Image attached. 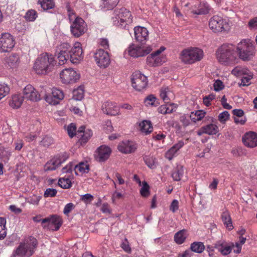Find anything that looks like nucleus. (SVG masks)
I'll use <instances>...</instances> for the list:
<instances>
[{"label": "nucleus", "instance_id": "obj_1", "mask_svg": "<svg viewBox=\"0 0 257 257\" xmlns=\"http://www.w3.org/2000/svg\"><path fill=\"white\" fill-rule=\"evenodd\" d=\"M56 56L60 65H63L70 59L73 64L79 63L83 59V51L80 43L77 42L70 49L68 43H62L57 48Z\"/></svg>", "mask_w": 257, "mask_h": 257}, {"label": "nucleus", "instance_id": "obj_2", "mask_svg": "<svg viewBox=\"0 0 257 257\" xmlns=\"http://www.w3.org/2000/svg\"><path fill=\"white\" fill-rule=\"evenodd\" d=\"M235 46L231 44H224L216 51L217 60L224 65H229L234 62L236 59Z\"/></svg>", "mask_w": 257, "mask_h": 257}, {"label": "nucleus", "instance_id": "obj_3", "mask_svg": "<svg viewBox=\"0 0 257 257\" xmlns=\"http://www.w3.org/2000/svg\"><path fill=\"white\" fill-rule=\"evenodd\" d=\"M37 245L38 241L34 237L25 239L13 251V257H31L35 252Z\"/></svg>", "mask_w": 257, "mask_h": 257}, {"label": "nucleus", "instance_id": "obj_4", "mask_svg": "<svg viewBox=\"0 0 257 257\" xmlns=\"http://www.w3.org/2000/svg\"><path fill=\"white\" fill-rule=\"evenodd\" d=\"M55 63L53 55L47 53H43L36 59L34 69L38 74H45L51 70Z\"/></svg>", "mask_w": 257, "mask_h": 257}, {"label": "nucleus", "instance_id": "obj_5", "mask_svg": "<svg viewBox=\"0 0 257 257\" xmlns=\"http://www.w3.org/2000/svg\"><path fill=\"white\" fill-rule=\"evenodd\" d=\"M203 50L197 47H189L181 51L179 58L185 64H192L200 61L203 58Z\"/></svg>", "mask_w": 257, "mask_h": 257}, {"label": "nucleus", "instance_id": "obj_6", "mask_svg": "<svg viewBox=\"0 0 257 257\" xmlns=\"http://www.w3.org/2000/svg\"><path fill=\"white\" fill-rule=\"evenodd\" d=\"M232 26V23L230 19H223L218 16L212 17L209 21V27L214 33H227Z\"/></svg>", "mask_w": 257, "mask_h": 257}, {"label": "nucleus", "instance_id": "obj_7", "mask_svg": "<svg viewBox=\"0 0 257 257\" xmlns=\"http://www.w3.org/2000/svg\"><path fill=\"white\" fill-rule=\"evenodd\" d=\"M114 25L126 29H128V25L133 22V17L130 12L122 8L114 11V17L112 18Z\"/></svg>", "mask_w": 257, "mask_h": 257}, {"label": "nucleus", "instance_id": "obj_8", "mask_svg": "<svg viewBox=\"0 0 257 257\" xmlns=\"http://www.w3.org/2000/svg\"><path fill=\"white\" fill-rule=\"evenodd\" d=\"M236 50L239 57L243 60H248L254 54V48L249 40H243L237 44Z\"/></svg>", "mask_w": 257, "mask_h": 257}, {"label": "nucleus", "instance_id": "obj_9", "mask_svg": "<svg viewBox=\"0 0 257 257\" xmlns=\"http://www.w3.org/2000/svg\"><path fill=\"white\" fill-rule=\"evenodd\" d=\"M152 50L150 45L142 46L139 44L131 43L124 52L125 57L127 56L133 58L144 57L149 54Z\"/></svg>", "mask_w": 257, "mask_h": 257}, {"label": "nucleus", "instance_id": "obj_10", "mask_svg": "<svg viewBox=\"0 0 257 257\" xmlns=\"http://www.w3.org/2000/svg\"><path fill=\"white\" fill-rule=\"evenodd\" d=\"M61 82L64 84H71L77 82L80 78V73L73 68H65L59 74Z\"/></svg>", "mask_w": 257, "mask_h": 257}, {"label": "nucleus", "instance_id": "obj_11", "mask_svg": "<svg viewBox=\"0 0 257 257\" xmlns=\"http://www.w3.org/2000/svg\"><path fill=\"white\" fill-rule=\"evenodd\" d=\"M73 169L76 175H82L89 172V166L86 163L81 162L78 165H74L72 163H70L62 168V173L63 174H72Z\"/></svg>", "mask_w": 257, "mask_h": 257}, {"label": "nucleus", "instance_id": "obj_12", "mask_svg": "<svg viewBox=\"0 0 257 257\" xmlns=\"http://www.w3.org/2000/svg\"><path fill=\"white\" fill-rule=\"evenodd\" d=\"M131 81L133 87L137 91L145 89L148 83L147 77L140 72L133 73Z\"/></svg>", "mask_w": 257, "mask_h": 257}, {"label": "nucleus", "instance_id": "obj_13", "mask_svg": "<svg viewBox=\"0 0 257 257\" xmlns=\"http://www.w3.org/2000/svg\"><path fill=\"white\" fill-rule=\"evenodd\" d=\"M71 23L70 31L75 37H79L87 31V24L81 18L75 19Z\"/></svg>", "mask_w": 257, "mask_h": 257}, {"label": "nucleus", "instance_id": "obj_14", "mask_svg": "<svg viewBox=\"0 0 257 257\" xmlns=\"http://www.w3.org/2000/svg\"><path fill=\"white\" fill-rule=\"evenodd\" d=\"M64 97V93L61 89L53 88L50 93H45L44 99L49 104L55 105L58 104Z\"/></svg>", "mask_w": 257, "mask_h": 257}, {"label": "nucleus", "instance_id": "obj_15", "mask_svg": "<svg viewBox=\"0 0 257 257\" xmlns=\"http://www.w3.org/2000/svg\"><path fill=\"white\" fill-rule=\"evenodd\" d=\"M62 223L61 218L58 215H53L42 219L43 227L47 229L56 231L58 230Z\"/></svg>", "mask_w": 257, "mask_h": 257}, {"label": "nucleus", "instance_id": "obj_16", "mask_svg": "<svg viewBox=\"0 0 257 257\" xmlns=\"http://www.w3.org/2000/svg\"><path fill=\"white\" fill-rule=\"evenodd\" d=\"M69 158L68 153L64 152L56 156L48 161L44 166L45 171H53L56 170L60 165L65 162Z\"/></svg>", "mask_w": 257, "mask_h": 257}, {"label": "nucleus", "instance_id": "obj_17", "mask_svg": "<svg viewBox=\"0 0 257 257\" xmlns=\"http://www.w3.org/2000/svg\"><path fill=\"white\" fill-rule=\"evenodd\" d=\"M165 50L164 47H161L147 58V64L151 67H156L162 65L165 61V58L161 55V53Z\"/></svg>", "mask_w": 257, "mask_h": 257}, {"label": "nucleus", "instance_id": "obj_18", "mask_svg": "<svg viewBox=\"0 0 257 257\" xmlns=\"http://www.w3.org/2000/svg\"><path fill=\"white\" fill-rule=\"evenodd\" d=\"M15 45L13 37L9 33H5L0 37V52L11 51Z\"/></svg>", "mask_w": 257, "mask_h": 257}, {"label": "nucleus", "instance_id": "obj_19", "mask_svg": "<svg viewBox=\"0 0 257 257\" xmlns=\"http://www.w3.org/2000/svg\"><path fill=\"white\" fill-rule=\"evenodd\" d=\"M94 59L97 65L100 67L105 68L110 63L109 54L102 49H99L94 54Z\"/></svg>", "mask_w": 257, "mask_h": 257}, {"label": "nucleus", "instance_id": "obj_20", "mask_svg": "<svg viewBox=\"0 0 257 257\" xmlns=\"http://www.w3.org/2000/svg\"><path fill=\"white\" fill-rule=\"evenodd\" d=\"M24 98L32 102H38L41 100V95L32 85H26L23 90Z\"/></svg>", "mask_w": 257, "mask_h": 257}, {"label": "nucleus", "instance_id": "obj_21", "mask_svg": "<svg viewBox=\"0 0 257 257\" xmlns=\"http://www.w3.org/2000/svg\"><path fill=\"white\" fill-rule=\"evenodd\" d=\"M242 142L244 146L253 149L257 147V133L253 131L246 132L242 137Z\"/></svg>", "mask_w": 257, "mask_h": 257}, {"label": "nucleus", "instance_id": "obj_22", "mask_svg": "<svg viewBox=\"0 0 257 257\" xmlns=\"http://www.w3.org/2000/svg\"><path fill=\"white\" fill-rule=\"evenodd\" d=\"M111 152V149L109 147L102 145L95 152L94 158L99 162H104L108 159Z\"/></svg>", "mask_w": 257, "mask_h": 257}, {"label": "nucleus", "instance_id": "obj_23", "mask_svg": "<svg viewBox=\"0 0 257 257\" xmlns=\"http://www.w3.org/2000/svg\"><path fill=\"white\" fill-rule=\"evenodd\" d=\"M103 112L109 115H118L120 114L119 107L114 102L107 101L104 102L101 106Z\"/></svg>", "mask_w": 257, "mask_h": 257}, {"label": "nucleus", "instance_id": "obj_24", "mask_svg": "<svg viewBox=\"0 0 257 257\" xmlns=\"http://www.w3.org/2000/svg\"><path fill=\"white\" fill-rule=\"evenodd\" d=\"M136 40L141 43H145L149 40V31L144 27H135L134 29Z\"/></svg>", "mask_w": 257, "mask_h": 257}, {"label": "nucleus", "instance_id": "obj_25", "mask_svg": "<svg viewBox=\"0 0 257 257\" xmlns=\"http://www.w3.org/2000/svg\"><path fill=\"white\" fill-rule=\"evenodd\" d=\"M117 149L122 153L129 154L136 150L137 145L133 141L126 140L120 142L117 146Z\"/></svg>", "mask_w": 257, "mask_h": 257}, {"label": "nucleus", "instance_id": "obj_26", "mask_svg": "<svg viewBox=\"0 0 257 257\" xmlns=\"http://www.w3.org/2000/svg\"><path fill=\"white\" fill-rule=\"evenodd\" d=\"M184 145L183 141H179L175 144L170 149H169L165 153V157L169 160H172L174 157H176L178 152Z\"/></svg>", "mask_w": 257, "mask_h": 257}, {"label": "nucleus", "instance_id": "obj_27", "mask_svg": "<svg viewBox=\"0 0 257 257\" xmlns=\"http://www.w3.org/2000/svg\"><path fill=\"white\" fill-rule=\"evenodd\" d=\"M20 58L18 54L12 53L5 59L6 64L11 69L17 68L20 64Z\"/></svg>", "mask_w": 257, "mask_h": 257}, {"label": "nucleus", "instance_id": "obj_28", "mask_svg": "<svg viewBox=\"0 0 257 257\" xmlns=\"http://www.w3.org/2000/svg\"><path fill=\"white\" fill-rule=\"evenodd\" d=\"M214 248L217 249V250L223 255H226L229 254L232 250L231 245H228L224 240H219L214 244Z\"/></svg>", "mask_w": 257, "mask_h": 257}, {"label": "nucleus", "instance_id": "obj_29", "mask_svg": "<svg viewBox=\"0 0 257 257\" xmlns=\"http://www.w3.org/2000/svg\"><path fill=\"white\" fill-rule=\"evenodd\" d=\"M210 7L207 3H200L192 7L191 12L195 15L206 14L209 13Z\"/></svg>", "mask_w": 257, "mask_h": 257}, {"label": "nucleus", "instance_id": "obj_30", "mask_svg": "<svg viewBox=\"0 0 257 257\" xmlns=\"http://www.w3.org/2000/svg\"><path fill=\"white\" fill-rule=\"evenodd\" d=\"M160 97L166 103H168L174 98V94L171 89L167 86H163L160 89Z\"/></svg>", "mask_w": 257, "mask_h": 257}, {"label": "nucleus", "instance_id": "obj_31", "mask_svg": "<svg viewBox=\"0 0 257 257\" xmlns=\"http://www.w3.org/2000/svg\"><path fill=\"white\" fill-rule=\"evenodd\" d=\"M24 97L20 93L13 95L10 101V105L13 108H19L22 105L24 101Z\"/></svg>", "mask_w": 257, "mask_h": 257}, {"label": "nucleus", "instance_id": "obj_32", "mask_svg": "<svg viewBox=\"0 0 257 257\" xmlns=\"http://www.w3.org/2000/svg\"><path fill=\"white\" fill-rule=\"evenodd\" d=\"M139 129L142 133L148 135L153 131L152 124L150 121L144 120L139 123Z\"/></svg>", "mask_w": 257, "mask_h": 257}, {"label": "nucleus", "instance_id": "obj_33", "mask_svg": "<svg viewBox=\"0 0 257 257\" xmlns=\"http://www.w3.org/2000/svg\"><path fill=\"white\" fill-rule=\"evenodd\" d=\"M68 176L60 178L58 181L59 185L62 188L68 189L72 186L71 180L73 179L72 174L67 173Z\"/></svg>", "mask_w": 257, "mask_h": 257}, {"label": "nucleus", "instance_id": "obj_34", "mask_svg": "<svg viewBox=\"0 0 257 257\" xmlns=\"http://www.w3.org/2000/svg\"><path fill=\"white\" fill-rule=\"evenodd\" d=\"M188 235L187 231L186 229H182L174 235V240L178 244H182Z\"/></svg>", "mask_w": 257, "mask_h": 257}, {"label": "nucleus", "instance_id": "obj_35", "mask_svg": "<svg viewBox=\"0 0 257 257\" xmlns=\"http://www.w3.org/2000/svg\"><path fill=\"white\" fill-rule=\"evenodd\" d=\"M119 0H101L100 7L104 10L112 9L118 3Z\"/></svg>", "mask_w": 257, "mask_h": 257}, {"label": "nucleus", "instance_id": "obj_36", "mask_svg": "<svg viewBox=\"0 0 257 257\" xmlns=\"http://www.w3.org/2000/svg\"><path fill=\"white\" fill-rule=\"evenodd\" d=\"M249 71V70L245 67L238 66L232 70L231 74L237 77L241 78Z\"/></svg>", "mask_w": 257, "mask_h": 257}, {"label": "nucleus", "instance_id": "obj_37", "mask_svg": "<svg viewBox=\"0 0 257 257\" xmlns=\"http://www.w3.org/2000/svg\"><path fill=\"white\" fill-rule=\"evenodd\" d=\"M12 155L11 149L8 148H0V159L3 162L7 163L10 160Z\"/></svg>", "mask_w": 257, "mask_h": 257}, {"label": "nucleus", "instance_id": "obj_38", "mask_svg": "<svg viewBox=\"0 0 257 257\" xmlns=\"http://www.w3.org/2000/svg\"><path fill=\"white\" fill-rule=\"evenodd\" d=\"M218 132V126L213 123L207 124L203 127V132L209 135H215Z\"/></svg>", "mask_w": 257, "mask_h": 257}, {"label": "nucleus", "instance_id": "obj_39", "mask_svg": "<svg viewBox=\"0 0 257 257\" xmlns=\"http://www.w3.org/2000/svg\"><path fill=\"white\" fill-rule=\"evenodd\" d=\"M190 249L193 252L200 253L205 249V246L201 242L195 241L191 244Z\"/></svg>", "mask_w": 257, "mask_h": 257}, {"label": "nucleus", "instance_id": "obj_40", "mask_svg": "<svg viewBox=\"0 0 257 257\" xmlns=\"http://www.w3.org/2000/svg\"><path fill=\"white\" fill-rule=\"evenodd\" d=\"M84 96V87L79 86L73 91V98L76 100H81Z\"/></svg>", "mask_w": 257, "mask_h": 257}, {"label": "nucleus", "instance_id": "obj_41", "mask_svg": "<svg viewBox=\"0 0 257 257\" xmlns=\"http://www.w3.org/2000/svg\"><path fill=\"white\" fill-rule=\"evenodd\" d=\"M206 112L203 110H198L196 111L192 112L190 113V119L193 122L201 120L205 116Z\"/></svg>", "mask_w": 257, "mask_h": 257}, {"label": "nucleus", "instance_id": "obj_42", "mask_svg": "<svg viewBox=\"0 0 257 257\" xmlns=\"http://www.w3.org/2000/svg\"><path fill=\"white\" fill-rule=\"evenodd\" d=\"M222 220L226 227L229 230L232 229V224L230 215L228 212H224L222 214Z\"/></svg>", "mask_w": 257, "mask_h": 257}, {"label": "nucleus", "instance_id": "obj_43", "mask_svg": "<svg viewBox=\"0 0 257 257\" xmlns=\"http://www.w3.org/2000/svg\"><path fill=\"white\" fill-rule=\"evenodd\" d=\"M144 103L148 107L157 106L159 104L156 98L152 94L149 95L145 99Z\"/></svg>", "mask_w": 257, "mask_h": 257}, {"label": "nucleus", "instance_id": "obj_44", "mask_svg": "<svg viewBox=\"0 0 257 257\" xmlns=\"http://www.w3.org/2000/svg\"><path fill=\"white\" fill-rule=\"evenodd\" d=\"M39 3L45 11L52 9L55 6L53 0H39Z\"/></svg>", "mask_w": 257, "mask_h": 257}, {"label": "nucleus", "instance_id": "obj_45", "mask_svg": "<svg viewBox=\"0 0 257 257\" xmlns=\"http://www.w3.org/2000/svg\"><path fill=\"white\" fill-rule=\"evenodd\" d=\"M10 91L9 86L4 82H0V100L6 96Z\"/></svg>", "mask_w": 257, "mask_h": 257}, {"label": "nucleus", "instance_id": "obj_46", "mask_svg": "<svg viewBox=\"0 0 257 257\" xmlns=\"http://www.w3.org/2000/svg\"><path fill=\"white\" fill-rule=\"evenodd\" d=\"M79 133H83V135H80L81 136V141L82 142L85 143L92 136V132L90 130L84 131L83 127H81L79 130Z\"/></svg>", "mask_w": 257, "mask_h": 257}, {"label": "nucleus", "instance_id": "obj_47", "mask_svg": "<svg viewBox=\"0 0 257 257\" xmlns=\"http://www.w3.org/2000/svg\"><path fill=\"white\" fill-rule=\"evenodd\" d=\"M253 77L252 73L249 70L241 78L240 85L248 86L250 84V80Z\"/></svg>", "mask_w": 257, "mask_h": 257}, {"label": "nucleus", "instance_id": "obj_48", "mask_svg": "<svg viewBox=\"0 0 257 257\" xmlns=\"http://www.w3.org/2000/svg\"><path fill=\"white\" fill-rule=\"evenodd\" d=\"M6 219L0 217V240L3 239L6 236Z\"/></svg>", "mask_w": 257, "mask_h": 257}, {"label": "nucleus", "instance_id": "obj_49", "mask_svg": "<svg viewBox=\"0 0 257 257\" xmlns=\"http://www.w3.org/2000/svg\"><path fill=\"white\" fill-rule=\"evenodd\" d=\"M41 199V197L40 196L33 194L32 195L26 198V201L30 204L38 205Z\"/></svg>", "mask_w": 257, "mask_h": 257}, {"label": "nucleus", "instance_id": "obj_50", "mask_svg": "<svg viewBox=\"0 0 257 257\" xmlns=\"http://www.w3.org/2000/svg\"><path fill=\"white\" fill-rule=\"evenodd\" d=\"M140 189V194L144 197H147L150 195V187L146 181L142 182Z\"/></svg>", "mask_w": 257, "mask_h": 257}, {"label": "nucleus", "instance_id": "obj_51", "mask_svg": "<svg viewBox=\"0 0 257 257\" xmlns=\"http://www.w3.org/2000/svg\"><path fill=\"white\" fill-rule=\"evenodd\" d=\"M183 175V169L182 167L176 169L172 173V177L175 181L181 180Z\"/></svg>", "mask_w": 257, "mask_h": 257}, {"label": "nucleus", "instance_id": "obj_52", "mask_svg": "<svg viewBox=\"0 0 257 257\" xmlns=\"http://www.w3.org/2000/svg\"><path fill=\"white\" fill-rule=\"evenodd\" d=\"M37 17V12L33 10L28 11L25 15V19L30 22L34 21Z\"/></svg>", "mask_w": 257, "mask_h": 257}, {"label": "nucleus", "instance_id": "obj_53", "mask_svg": "<svg viewBox=\"0 0 257 257\" xmlns=\"http://www.w3.org/2000/svg\"><path fill=\"white\" fill-rule=\"evenodd\" d=\"M113 183L114 184V187L116 189V190H115L112 194L111 200L113 203H115V200L116 199L123 198L124 195L121 192H120L117 191L116 184L114 181H113Z\"/></svg>", "mask_w": 257, "mask_h": 257}, {"label": "nucleus", "instance_id": "obj_54", "mask_svg": "<svg viewBox=\"0 0 257 257\" xmlns=\"http://www.w3.org/2000/svg\"><path fill=\"white\" fill-rule=\"evenodd\" d=\"M66 130L69 137L70 138H73L76 135V125L73 123H70L66 127Z\"/></svg>", "mask_w": 257, "mask_h": 257}, {"label": "nucleus", "instance_id": "obj_55", "mask_svg": "<svg viewBox=\"0 0 257 257\" xmlns=\"http://www.w3.org/2000/svg\"><path fill=\"white\" fill-rule=\"evenodd\" d=\"M145 161L146 165L151 169H154L156 166V159L153 157H147Z\"/></svg>", "mask_w": 257, "mask_h": 257}, {"label": "nucleus", "instance_id": "obj_56", "mask_svg": "<svg viewBox=\"0 0 257 257\" xmlns=\"http://www.w3.org/2000/svg\"><path fill=\"white\" fill-rule=\"evenodd\" d=\"M219 121L221 123H224L229 118V114L227 111H224L220 113L218 116Z\"/></svg>", "mask_w": 257, "mask_h": 257}, {"label": "nucleus", "instance_id": "obj_57", "mask_svg": "<svg viewBox=\"0 0 257 257\" xmlns=\"http://www.w3.org/2000/svg\"><path fill=\"white\" fill-rule=\"evenodd\" d=\"M215 96L213 94H210L207 96H205L203 98V104L208 106L210 105V102L215 99Z\"/></svg>", "mask_w": 257, "mask_h": 257}, {"label": "nucleus", "instance_id": "obj_58", "mask_svg": "<svg viewBox=\"0 0 257 257\" xmlns=\"http://www.w3.org/2000/svg\"><path fill=\"white\" fill-rule=\"evenodd\" d=\"M53 143V140L51 137L46 136L41 142V144L45 147H49Z\"/></svg>", "mask_w": 257, "mask_h": 257}, {"label": "nucleus", "instance_id": "obj_59", "mask_svg": "<svg viewBox=\"0 0 257 257\" xmlns=\"http://www.w3.org/2000/svg\"><path fill=\"white\" fill-rule=\"evenodd\" d=\"M57 194V190L53 188L47 189L44 193L45 197H54Z\"/></svg>", "mask_w": 257, "mask_h": 257}, {"label": "nucleus", "instance_id": "obj_60", "mask_svg": "<svg viewBox=\"0 0 257 257\" xmlns=\"http://www.w3.org/2000/svg\"><path fill=\"white\" fill-rule=\"evenodd\" d=\"M213 87L215 91H219L224 88V85L221 81L216 80L213 84Z\"/></svg>", "mask_w": 257, "mask_h": 257}, {"label": "nucleus", "instance_id": "obj_61", "mask_svg": "<svg viewBox=\"0 0 257 257\" xmlns=\"http://www.w3.org/2000/svg\"><path fill=\"white\" fill-rule=\"evenodd\" d=\"M179 209V201L177 200L174 199L172 201L170 206V210L172 212L174 213L177 211Z\"/></svg>", "mask_w": 257, "mask_h": 257}, {"label": "nucleus", "instance_id": "obj_62", "mask_svg": "<svg viewBox=\"0 0 257 257\" xmlns=\"http://www.w3.org/2000/svg\"><path fill=\"white\" fill-rule=\"evenodd\" d=\"M67 11L69 19L71 22H72L75 19L79 18L76 16L74 11L71 10L69 7L67 8Z\"/></svg>", "mask_w": 257, "mask_h": 257}, {"label": "nucleus", "instance_id": "obj_63", "mask_svg": "<svg viewBox=\"0 0 257 257\" xmlns=\"http://www.w3.org/2000/svg\"><path fill=\"white\" fill-rule=\"evenodd\" d=\"M74 205L72 203L67 204L63 210L64 214L68 215L74 208Z\"/></svg>", "mask_w": 257, "mask_h": 257}, {"label": "nucleus", "instance_id": "obj_64", "mask_svg": "<svg viewBox=\"0 0 257 257\" xmlns=\"http://www.w3.org/2000/svg\"><path fill=\"white\" fill-rule=\"evenodd\" d=\"M14 146L16 151H20L24 146V142L22 140H17L15 142Z\"/></svg>", "mask_w": 257, "mask_h": 257}]
</instances>
